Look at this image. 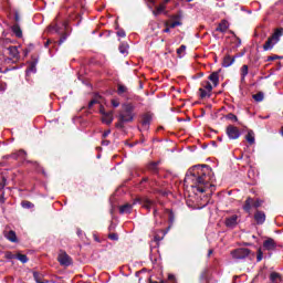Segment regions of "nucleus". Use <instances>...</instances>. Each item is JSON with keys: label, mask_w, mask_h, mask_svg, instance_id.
<instances>
[{"label": "nucleus", "mask_w": 283, "mask_h": 283, "mask_svg": "<svg viewBox=\"0 0 283 283\" xmlns=\"http://www.w3.org/2000/svg\"><path fill=\"white\" fill-rule=\"evenodd\" d=\"M94 105H96V99H92V101L88 103L90 109H92V107H94Z\"/></svg>", "instance_id": "52"}, {"label": "nucleus", "mask_w": 283, "mask_h": 283, "mask_svg": "<svg viewBox=\"0 0 283 283\" xmlns=\"http://www.w3.org/2000/svg\"><path fill=\"white\" fill-rule=\"evenodd\" d=\"M255 199L248 197L244 205H243V210L247 213H251V209H253V205H254Z\"/></svg>", "instance_id": "18"}, {"label": "nucleus", "mask_w": 283, "mask_h": 283, "mask_svg": "<svg viewBox=\"0 0 283 283\" xmlns=\"http://www.w3.org/2000/svg\"><path fill=\"white\" fill-rule=\"evenodd\" d=\"M208 80L212 82L213 87H218L220 85V73L219 72H212Z\"/></svg>", "instance_id": "17"}, {"label": "nucleus", "mask_w": 283, "mask_h": 283, "mask_svg": "<svg viewBox=\"0 0 283 283\" xmlns=\"http://www.w3.org/2000/svg\"><path fill=\"white\" fill-rule=\"evenodd\" d=\"M0 72H2L3 74H6V72H8V69H6L4 71L0 69Z\"/></svg>", "instance_id": "62"}, {"label": "nucleus", "mask_w": 283, "mask_h": 283, "mask_svg": "<svg viewBox=\"0 0 283 283\" xmlns=\"http://www.w3.org/2000/svg\"><path fill=\"white\" fill-rule=\"evenodd\" d=\"M252 98L256 102V103H262L264 101V93L259 92L254 95H252Z\"/></svg>", "instance_id": "30"}, {"label": "nucleus", "mask_w": 283, "mask_h": 283, "mask_svg": "<svg viewBox=\"0 0 283 283\" xmlns=\"http://www.w3.org/2000/svg\"><path fill=\"white\" fill-rule=\"evenodd\" d=\"M186 50H187L186 45H181L180 49H177L178 56H182V54H185Z\"/></svg>", "instance_id": "41"}, {"label": "nucleus", "mask_w": 283, "mask_h": 283, "mask_svg": "<svg viewBox=\"0 0 283 283\" xmlns=\"http://www.w3.org/2000/svg\"><path fill=\"white\" fill-rule=\"evenodd\" d=\"M245 140L249 143V145H254L255 144V133H253V130H249L248 134L245 135Z\"/></svg>", "instance_id": "26"}, {"label": "nucleus", "mask_w": 283, "mask_h": 283, "mask_svg": "<svg viewBox=\"0 0 283 283\" xmlns=\"http://www.w3.org/2000/svg\"><path fill=\"white\" fill-rule=\"evenodd\" d=\"M165 213L168 214V222H170V224H174V220H175L174 211H171L170 209H165Z\"/></svg>", "instance_id": "34"}, {"label": "nucleus", "mask_w": 283, "mask_h": 283, "mask_svg": "<svg viewBox=\"0 0 283 283\" xmlns=\"http://www.w3.org/2000/svg\"><path fill=\"white\" fill-rule=\"evenodd\" d=\"M57 261L62 266H70L72 264V258H70L65 251H61L60 254L57 255Z\"/></svg>", "instance_id": "11"}, {"label": "nucleus", "mask_w": 283, "mask_h": 283, "mask_svg": "<svg viewBox=\"0 0 283 283\" xmlns=\"http://www.w3.org/2000/svg\"><path fill=\"white\" fill-rule=\"evenodd\" d=\"M227 120H232V123H238V116L235 114L230 113L226 116Z\"/></svg>", "instance_id": "39"}, {"label": "nucleus", "mask_w": 283, "mask_h": 283, "mask_svg": "<svg viewBox=\"0 0 283 283\" xmlns=\"http://www.w3.org/2000/svg\"><path fill=\"white\" fill-rule=\"evenodd\" d=\"M49 32H55V34L61 35L59 45L65 43V41H67V36H70V34H67V21L61 22L56 19L49 25Z\"/></svg>", "instance_id": "3"}, {"label": "nucleus", "mask_w": 283, "mask_h": 283, "mask_svg": "<svg viewBox=\"0 0 283 283\" xmlns=\"http://www.w3.org/2000/svg\"><path fill=\"white\" fill-rule=\"evenodd\" d=\"M241 83H244L247 81V76L249 75V65L244 64L241 70Z\"/></svg>", "instance_id": "25"}, {"label": "nucleus", "mask_w": 283, "mask_h": 283, "mask_svg": "<svg viewBox=\"0 0 283 283\" xmlns=\"http://www.w3.org/2000/svg\"><path fill=\"white\" fill-rule=\"evenodd\" d=\"M147 180H149V178L145 177L143 178L142 182H147Z\"/></svg>", "instance_id": "60"}, {"label": "nucleus", "mask_w": 283, "mask_h": 283, "mask_svg": "<svg viewBox=\"0 0 283 283\" xmlns=\"http://www.w3.org/2000/svg\"><path fill=\"white\" fill-rule=\"evenodd\" d=\"M276 59H279L277 55L268 56V61H276Z\"/></svg>", "instance_id": "53"}, {"label": "nucleus", "mask_w": 283, "mask_h": 283, "mask_svg": "<svg viewBox=\"0 0 283 283\" xmlns=\"http://www.w3.org/2000/svg\"><path fill=\"white\" fill-rule=\"evenodd\" d=\"M15 260H19L20 262H22V264L28 263V255L25 254H21V253H17L15 254Z\"/></svg>", "instance_id": "31"}, {"label": "nucleus", "mask_w": 283, "mask_h": 283, "mask_svg": "<svg viewBox=\"0 0 283 283\" xmlns=\"http://www.w3.org/2000/svg\"><path fill=\"white\" fill-rule=\"evenodd\" d=\"M117 36H119L120 39H124V36H126L125 31L124 30L117 31Z\"/></svg>", "instance_id": "46"}, {"label": "nucleus", "mask_w": 283, "mask_h": 283, "mask_svg": "<svg viewBox=\"0 0 283 283\" xmlns=\"http://www.w3.org/2000/svg\"><path fill=\"white\" fill-rule=\"evenodd\" d=\"M33 277L36 283H48L49 281H43V275H41L39 272H33Z\"/></svg>", "instance_id": "32"}, {"label": "nucleus", "mask_w": 283, "mask_h": 283, "mask_svg": "<svg viewBox=\"0 0 283 283\" xmlns=\"http://www.w3.org/2000/svg\"><path fill=\"white\" fill-rule=\"evenodd\" d=\"M102 114V123L104 125H112L114 123V111L105 112L104 109H101Z\"/></svg>", "instance_id": "10"}, {"label": "nucleus", "mask_w": 283, "mask_h": 283, "mask_svg": "<svg viewBox=\"0 0 283 283\" xmlns=\"http://www.w3.org/2000/svg\"><path fill=\"white\" fill-rule=\"evenodd\" d=\"M7 240H9L10 242H17V232H14L13 230H10L7 234H6Z\"/></svg>", "instance_id": "29"}, {"label": "nucleus", "mask_w": 283, "mask_h": 283, "mask_svg": "<svg viewBox=\"0 0 283 283\" xmlns=\"http://www.w3.org/2000/svg\"><path fill=\"white\" fill-rule=\"evenodd\" d=\"M283 35V29H275L274 33L266 40V42L263 44L264 52H269L272 48L276 45V43L280 42V36Z\"/></svg>", "instance_id": "4"}, {"label": "nucleus", "mask_w": 283, "mask_h": 283, "mask_svg": "<svg viewBox=\"0 0 283 283\" xmlns=\"http://www.w3.org/2000/svg\"><path fill=\"white\" fill-rule=\"evenodd\" d=\"M185 182H191V187L199 191V193H206V191L213 192L216 176L213 169L207 165H198L190 168L186 175Z\"/></svg>", "instance_id": "1"}, {"label": "nucleus", "mask_w": 283, "mask_h": 283, "mask_svg": "<svg viewBox=\"0 0 283 283\" xmlns=\"http://www.w3.org/2000/svg\"><path fill=\"white\" fill-rule=\"evenodd\" d=\"M0 202L3 205L6 202V192L0 195Z\"/></svg>", "instance_id": "50"}, {"label": "nucleus", "mask_w": 283, "mask_h": 283, "mask_svg": "<svg viewBox=\"0 0 283 283\" xmlns=\"http://www.w3.org/2000/svg\"><path fill=\"white\" fill-rule=\"evenodd\" d=\"M133 209H134V205L125 203L123 206H119V213L122 214L132 213Z\"/></svg>", "instance_id": "21"}, {"label": "nucleus", "mask_w": 283, "mask_h": 283, "mask_svg": "<svg viewBox=\"0 0 283 283\" xmlns=\"http://www.w3.org/2000/svg\"><path fill=\"white\" fill-rule=\"evenodd\" d=\"M108 238H109V240H118V234H116V233H111V234H108Z\"/></svg>", "instance_id": "47"}, {"label": "nucleus", "mask_w": 283, "mask_h": 283, "mask_svg": "<svg viewBox=\"0 0 283 283\" xmlns=\"http://www.w3.org/2000/svg\"><path fill=\"white\" fill-rule=\"evenodd\" d=\"M250 254H251V250L247 248H239L231 251V255L233 260H244L245 258H249Z\"/></svg>", "instance_id": "7"}, {"label": "nucleus", "mask_w": 283, "mask_h": 283, "mask_svg": "<svg viewBox=\"0 0 283 283\" xmlns=\"http://www.w3.org/2000/svg\"><path fill=\"white\" fill-rule=\"evenodd\" d=\"M136 106H134V104L132 103H126L122 105V108L118 113V120L115 124V127L117 129H124L125 128V124L127 123H134V118H136Z\"/></svg>", "instance_id": "2"}, {"label": "nucleus", "mask_w": 283, "mask_h": 283, "mask_svg": "<svg viewBox=\"0 0 283 283\" xmlns=\"http://www.w3.org/2000/svg\"><path fill=\"white\" fill-rule=\"evenodd\" d=\"M226 134L230 140H238L240 136H242V133L240 132V128H238L234 125H229L226 128Z\"/></svg>", "instance_id": "8"}, {"label": "nucleus", "mask_w": 283, "mask_h": 283, "mask_svg": "<svg viewBox=\"0 0 283 283\" xmlns=\"http://www.w3.org/2000/svg\"><path fill=\"white\" fill-rule=\"evenodd\" d=\"M149 185H150V187H160V184L158 181H156V180H151L149 182Z\"/></svg>", "instance_id": "48"}, {"label": "nucleus", "mask_w": 283, "mask_h": 283, "mask_svg": "<svg viewBox=\"0 0 283 283\" xmlns=\"http://www.w3.org/2000/svg\"><path fill=\"white\" fill-rule=\"evenodd\" d=\"M23 54H24V56H28V54H30V50L24 49V50H23Z\"/></svg>", "instance_id": "54"}, {"label": "nucleus", "mask_w": 283, "mask_h": 283, "mask_svg": "<svg viewBox=\"0 0 283 283\" xmlns=\"http://www.w3.org/2000/svg\"><path fill=\"white\" fill-rule=\"evenodd\" d=\"M36 60H33L32 62H30L28 69H27V74H36Z\"/></svg>", "instance_id": "24"}, {"label": "nucleus", "mask_w": 283, "mask_h": 283, "mask_svg": "<svg viewBox=\"0 0 283 283\" xmlns=\"http://www.w3.org/2000/svg\"><path fill=\"white\" fill-rule=\"evenodd\" d=\"M169 282L176 283V276L174 274L168 275Z\"/></svg>", "instance_id": "51"}, {"label": "nucleus", "mask_w": 283, "mask_h": 283, "mask_svg": "<svg viewBox=\"0 0 283 283\" xmlns=\"http://www.w3.org/2000/svg\"><path fill=\"white\" fill-rule=\"evenodd\" d=\"M137 202L139 205H142L144 207V209H147V211H151V209H154V216L156 218V216H158V208H156V201L144 197V198H137L134 200L133 205H137Z\"/></svg>", "instance_id": "5"}, {"label": "nucleus", "mask_w": 283, "mask_h": 283, "mask_svg": "<svg viewBox=\"0 0 283 283\" xmlns=\"http://www.w3.org/2000/svg\"><path fill=\"white\" fill-rule=\"evenodd\" d=\"M129 92V88L123 84L117 85V94L118 96H125Z\"/></svg>", "instance_id": "27"}, {"label": "nucleus", "mask_w": 283, "mask_h": 283, "mask_svg": "<svg viewBox=\"0 0 283 283\" xmlns=\"http://www.w3.org/2000/svg\"><path fill=\"white\" fill-rule=\"evenodd\" d=\"M6 185H8V179H6V177H2V180L0 182V191H3V189H6Z\"/></svg>", "instance_id": "40"}, {"label": "nucleus", "mask_w": 283, "mask_h": 283, "mask_svg": "<svg viewBox=\"0 0 283 283\" xmlns=\"http://www.w3.org/2000/svg\"><path fill=\"white\" fill-rule=\"evenodd\" d=\"M28 156V153H25V150L20 149L17 153H13L10 155V158H12L13 160H25V157Z\"/></svg>", "instance_id": "16"}, {"label": "nucleus", "mask_w": 283, "mask_h": 283, "mask_svg": "<svg viewBox=\"0 0 283 283\" xmlns=\"http://www.w3.org/2000/svg\"><path fill=\"white\" fill-rule=\"evenodd\" d=\"M191 1H193V0H188L189 3H191Z\"/></svg>", "instance_id": "64"}, {"label": "nucleus", "mask_w": 283, "mask_h": 283, "mask_svg": "<svg viewBox=\"0 0 283 283\" xmlns=\"http://www.w3.org/2000/svg\"><path fill=\"white\" fill-rule=\"evenodd\" d=\"M171 0H164L163 3L167 6Z\"/></svg>", "instance_id": "59"}, {"label": "nucleus", "mask_w": 283, "mask_h": 283, "mask_svg": "<svg viewBox=\"0 0 283 283\" xmlns=\"http://www.w3.org/2000/svg\"><path fill=\"white\" fill-rule=\"evenodd\" d=\"M111 104H112L114 107H119L120 102H119L118 99H116V98H113V99L111 101Z\"/></svg>", "instance_id": "43"}, {"label": "nucleus", "mask_w": 283, "mask_h": 283, "mask_svg": "<svg viewBox=\"0 0 283 283\" xmlns=\"http://www.w3.org/2000/svg\"><path fill=\"white\" fill-rule=\"evenodd\" d=\"M7 51L14 61H19L21 59V54L19 53V49L17 46H8Z\"/></svg>", "instance_id": "13"}, {"label": "nucleus", "mask_w": 283, "mask_h": 283, "mask_svg": "<svg viewBox=\"0 0 283 283\" xmlns=\"http://www.w3.org/2000/svg\"><path fill=\"white\" fill-rule=\"evenodd\" d=\"M158 165H160V161H150L147 165V170L150 171V174H155L156 175L159 171Z\"/></svg>", "instance_id": "19"}, {"label": "nucleus", "mask_w": 283, "mask_h": 283, "mask_svg": "<svg viewBox=\"0 0 283 283\" xmlns=\"http://www.w3.org/2000/svg\"><path fill=\"white\" fill-rule=\"evenodd\" d=\"M11 31L17 36V39L23 38V31L21 30V27L19 25V23L13 24L11 28Z\"/></svg>", "instance_id": "20"}, {"label": "nucleus", "mask_w": 283, "mask_h": 283, "mask_svg": "<svg viewBox=\"0 0 283 283\" xmlns=\"http://www.w3.org/2000/svg\"><path fill=\"white\" fill-rule=\"evenodd\" d=\"M211 92H213V86L211 85V82H201V87L199 88L200 98H209L211 96Z\"/></svg>", "instance_id": "6"}, {"label": "nucleus", "mask_w": 283, "mask_h": 283, "mask_svg": "<svg viewBox=\"0 0 283 283\" xmlns=\"http://www.w3.org/2000/svg\"><path fill=\"white\" fill-rule=\"evenodd\" d=\"M264 260V252H262V248H259L256 251V262H262Z\"/></svg>", "instance_id": "35"}, {"label": "nucleus", "mask_w": 283, "mask_h": 283, "mask_svg": "<svg viewBox=\"0 0 283 283\" xmlns=\"http://www.w3.org/2000/svg\"><path fill=\"white\" fill-rule=\"evenodd\" d=\"M227 30H229V21L228 20H221L216 28V32H221V34L227 33Z\"/></svg>", "instance_id": "14"}, {"label": "nucleus", "mask_w": 283, "mask_h": 283, "mask_svg": "<svg viewBox=\"0 0 283 283\" xmlns=\"http://www.w3.org/2000/svg\"><path fill=\"white\" fill-rule=\"evenodd\" d=\"M155 242H160V237L155 235Z\"/></svg>", "instance_id": "58"}, {"label": "nucleus", "mask_w": 283, "mask_h": 283, "mask_svg": "<svg viewBox=\"0 0 283 283\" xmlns=\"http://www.w3.org/2000/svg\"><path fill=\"white\" fill-rule=\"evenodd\" d=\"M263 202H264V201H262L261 199L254 200L253 208H254V209H259V207H262V203H263Z\"/></svg>", "instance_id": "42"}, {"label": "nucleus", "mask_w": 283, "mask_h": 283, "mask_svg": "<svg viewBox=\"0 0 283 283\" xmlns=\"http://www.w3.org/2000/svg\"><path fill=\"white\" fill-rule=\"evenodd\" d=\"M235 63V57H231V55H226L223 59V67H231Z\"/></svg>", "instance_id": "23"}, {"label": "nucleus", "mask_w": 283, "mask_h": 283, "mask_svg": "<svg viewBox=\"0 0 283 283\" xmlns=\"http://www.w3.org/2000/svg\"><path fill=\"white\" fill-rule=\"evenodd\" d=\"M127 50H129V45L125 44V43H122L119 45V52L120 54H127Z\"/></svg>", "instance_id": "36"}, {"label": "nucleus", "mask_w": 283, "mask_h": 283, "mask_svg": "<svg viewBox=\"0 0 283 283\" xmlns=\"http://www.w3.org/2000/svg\"><path fill=\"white\" fill-rule=\"evenodd\" d=\"M14 21L15 23H19V21H21V15H19V11H14Z\"/></svg>", "instance_id": "44"}, {"label": "nucleus", "mask_w": 283, "mask_h": 283, "mask_svg": "<svg viewBox=\"0 0 283 283\" xmlns=\"http://www.w3.org/2000/svg\"><path fill=\"white\" fill-rule=\"evenodd\" d=\"M263 249L265 251H275L277 249V243L274 239L269 238L263 242Z\"/></svg>", "instance_id": "12"}, {"label": "nucleus", "mask_w": 283, "mask_h": 283, "mask_svg": "<svg viewBox=\"0 0 283 283\" xmlns=\"http://www.w3.org/2000/svg\"><path fill=\"white\" fill-rule=\"evenodd\" d=\"M6 260H17V254L12 253L11 251H8L4 253Z\"/></svg>", "instance_id": "37"}, {"label": "nucleus", "mask_w": 283, "mask_h": 283, "mask_svg": "<svg viewBox=\"0 0 283 283\" xmlns=\"http://www.w3.org/2000/svg\"><path fill=\"white\" fill-rule=\"evenodd\" d=\"M165 10H167V4H164L163 2L156 7V10L153 11V14L155 17H158V14H160L161 12H165Z\"/></svg>", "instance_id": "28"}, {"label": "nucleus", "mask_w": 283, "mask_h": 283, "mask_svg": "<svg viewBox=\"0 0 283 283\" xmlns=\"http://www.w3.org/2000/svg\"><path fill=\"white\" fill-rule=\"evenodd\" d=\"M109 134H112L111 129H107L103 133L102 138H107V136H109Z\"/></svg>", "instance_id": "49"}, {"label": "nucleus", "mask_w": 283, "mask_h": 283, "mask_svg": "<svg viewBox=\"0 0 283 283\" xmlns=\"http://www.w3.org/2000/svg\"><path fill=\"white\" fill-rule=\"evenodd\" d=\"M155 193H160L161 196H167V191L155 188Z\"/></svg>", "instance_id": "45"}, {"label": "nucleus", "mask_w": 283, "mask_h": 283, "mask_svg": "<svg viewBox=\"0 0 283 283\" xmlns=\"http://www.w3.org/2000/svg\"><path fill=\"white\" fill-rule=\"evenodd\" d=\"M167 28L166 29H164V32L165 33H169L171 30L169 29V25H166Z\"/></svg>", "instance_id": "56"}, {"label": "nucleus", "mask_w": 283, "mask_h": 283, "mask_svg": "<svg viewBox=\"0 0 283 283\" xmlns=\"http://www.w3.org/2000/svg\"><path fill=\"white\" fill-rule=\"evenodd\" d=\"M44 45H45V48H48V45H50V40H48Z\"/></svg>", "instance_id": "61"}, {"label": "nucleus", "mask_w": 283, "mask_h": 283, "mask_svg": "<svg viewBox=\"0 0 283 283\" xmlns=\"http://www.w3.org/2000/svg\"><path fill=\"white\" fill-rule=\"evenodd\" d=\"M21 207H23V209H34V203H32L31 201L24 200L21 202Z\"/></svg>", "instance_id": "33"}, {"label": "nucleus", "mask_w": 283, "mask_h": 283, "mask_svg": "<svg viewBox=\"0 0 283 283\" xmlns=\"http://www.w3.org/2000/svg\"><path fill=\"white\" fill-rule=\"evenodd\" d=\"M239 222H240V217L238 214H232L230 217H227L224 220V224L226 227H228V229H235Z\"/></svg>", "instance_id": "9"}, {"label": "nucleus", "mask_w": 283, "mask_h": 283, "mask_svg": "<svg viewBox=\"0 0 283 283\" xmlns=\"http://www.w3.org/2000/svg\"><path fill=\"white\" fill-rule=\"evenodd\" d=\"M102 145H105V146L109 145V140L107 139L102 140Z\"/></svg>", "instance_id": "55"}, {"label": "nucleus", "mask_w": 283, "mask_h": 283, "mask_svg": "<svg viewBox=\"0 0 283 283\" xmlns=\"http://www.w3.org/2000/svg\"><path fill=\"white\" fill-rule=\"evenodd\" d=\"M275 6H283V0H279Z\"/></svg>", "instance_id": "57"}, {"label": "nucleus", "mask_w": 283, "mask_h": 283, "mask_svg": "<svg viewBox=\"0 0 283 283\" xmlns=\"http://www.w3.org/2000/svg\"><path fill=\"white\" fill-rule=\"evenodd\" d=\"M151 123V113H146L142 116V125L143 127H149Z\"/></svg>", "instance_id": "22"}, {"label": "nucleus", "mask_w": 283, "mask_h": 283, "mask_svg": "<svg viewBox=\"0 0 283 283\" xmlns=\"http://www.w3.org/2000/svg\"><path fill=\"white\" fill-rule=\"evenodd\" d=\"M166 25H168V28H178V25H182V22H180L179 20H176V21H171L170 23H166Z\"/></svg>", "instance_id": "38"}, {"label": "nucleus", "mask_w": 283, "mask_h": 283, "mask_svg": "<svg viewBox=\"0 0 283 283\" xmlns=\"http://www.w3.org/2000/svg\"><path fill=\"white\" fill-rule=\"evenodd\" d=\"M254 220L256 224H262L263 222H266V214L264 211L256 210L254 213Z\"/></svg>", "instance_id": "15"}, {"label": "nucleus", "mask_w": 283, "mask_h": 283, "mask_svg": "<svg viewBox=\"0 0 283 283\" xmlns=\"http://www.w3.org/2000/svg\"><path fill=\"white\" fill-rule=\"evenodd\" d=\"M213 253V250H209L208 255H211Z\"/></svg>", "instance_id": "63"}]
</instances>
